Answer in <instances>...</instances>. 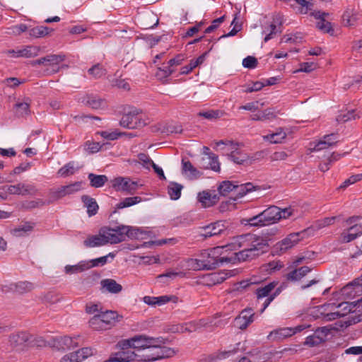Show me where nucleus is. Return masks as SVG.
Instances as JSON below:
<instances>
[{
  "mask_svg": "<svg viewBox=\"0 0 362 362\" xmlns=\"http://www.w3.org/2000/svg\"><path fill=\"white\" fill-rule=\"evenodd\" d=\"M83 244L86 247H94L105 245L104 239L100 234L89 236L83 241Z\"/></svg>",
  "mask_w": 362,
  "mask_h": 362,
  "instance_id": "37",
  "label": "nucleus"
},
{
  "mask_svg": "<svg viewBox=\"0 0 362 362\" xmlns=\"http://www.w3.org/2000/svg\"><path fill=\"white\" fill-rule=\"evenodd\" d=\"M268 249L253 248V250H240L239 252H234L232 256L228 257L231 259L232 263L238 262L250 261L259 255L267 252Z\"/></svg>",
  "mask_w": 362,
  "mask_h": 362,
  "instance_id": "6",
  "label": "nucleus"
},
{
  "mask_svg": "<svg viewBox=\"0 0 362 362\" xmlns=\"http://www.w3.org/2000/svg\"><path fill=\"white\" fill-rule=\"evenodd\" d=\"M273 21L274 23L269 24V25L263 31L264 33H267L264 39L265 42L274 38V35L277 33H281L282 32V30L280 29L281 25L283 24L282 17L280 15H277L275 18H274Z\"/></svg>",
  "mask_w": 362,
  "mask_h": 362,
  "instance_id": "12",
  "label": "nucleus"
},
{
  "mask_svg": "<svg viewBox=\"0 0 362 362\" xmlns=\"http://www.w3.org/2000/svg\"><path fill=\"white\" fill-rule=\"evenodd\" d=\"M139 337H132L128 339L122 340L118 342L117 345L121 349V351L132 350V345L134 344V341L139 340Z\"/></svg>",
  "mask_w": 362,
  "mask_h": 362,
  "instance_id": "55",
  "label": "nucleus"
},
{
  "mask_svg": "<svg viewBox=\"0 0 362 362\" xmlns=\"http://www.w3.org/2000/svg\"><path fill=\"white\" fill-rule=\"evenodd\" d=\"M134 337H139V339L136 341H134L132 349H134L135 352H138L140 349H144L146 346H149V343H152L156 341L155 338L149 337L144 334L136 335Z\"/></svg>",
  "mask_w": 362,
  "mask_h": 362,
  "instance_id": "26",
  "label": "nucleus"
},
{
  "mask_svg": "<svg viewBox=\"0 0 362 362\" xmlns=\"http://www.w3.org/2000/svg\"><path fill=\"white\" fill-rule=\"evenodd\" d=\"M258 64L257 59L252 56H247L243 60V66L247 69H254Z\"/></svg>",
  "mask_w": 362,
  "mask_h": 362,
  "instance_id": "60",
  "label": "nucleus"
},
{
  "mask_svg": "<svg viewBox=\"0 0 362 362\" xmlns=\"http://www.w3.org/2000/svg\"><path fill=\"white\" fill-rule=\"evenodd\" d=\"M280 212V208L276 206H270L261 212L265 225H270L279 221L281 219V215L278 216Z\"/></svg>",
  "mask_w": 362,
  "mask_h": 362,
  "instance_id": "14",
  "label": "nucleus"
},
{
  "mask_svg": "<svg viewBox=\"0 0 362 362\" xmlns=\"http://www.w3.org/2000/svg\"><path fill=\"white\" fill-rule=\"evenodd\" d=\"M322 139L329 147L335 145L339 141L338 134L334 133L325 135Z\"/></svg>",
  "mask_w": 362,
  "mask_h": 362,
  "instance_id": "61",
  "label": "nucleus"
},
{
  "mask_svg": "<svg viewBox=\"0 0 362 362\" xmlns=\"http://www.w3.org/2000/svg\"><path fill=\"white\" fill-rule=\"evenodd\" d=\"M231 275L229 274L228 272H226L224 271L219 272H215L210 274L208 276L209 279V281L213 284H219L223 282L226 279H227L229 276Z\"/></svg>",
  "mask_w": 362,
  "mask_h": 362,
  "instance_id": "40",
  "label": "nucleus"
},
{
  "mask_svg": "<svg viewBox=\"0 0 362 362\" xmlns=\"http://www.w3.org/2000/svg\"><path fill=\"white\" fill-rule=\"evenodd\" d=\"M155 341L149 343L144 349H140L137 352L138 362H150L160 360L165 358H170L175 354V351L170 347L158 346Z\"/></svg>",
  "mask_w": 362,
  "mask_h": 362,
  "instance_id": "1",
  "label": "nucleus"
},
{
  "mask_svg": "<svg viewBox=\"0 0 362 362\" xmlns=\"http://www.w3.org/2000/svg\"><path fill=\"white\" fill-rule=\"evenodd\" d=\"M279 112L275 111L274 108H267L261 112L262 121L273 120L277 117Z\"/></svg>",
  "mask_w": 362,
  "mask_h": 362,
  "instance_id": "56",
  "label": "nucleus"
},
{
  "mask_svg": "<svg viewBox=\"0 0 362 362\" xmlns=\"http://www.w3.org/2000/svg\"><path fill=\"white\" fill-rule=\"evenodd\" d=\"M77 354L78 358L80 359V361H82L87 358L88 356H92L93 354V349L90 347H84L81 349H78L76 351Z\"/></svg>",
  "mask_w": 362,
  "mask_h": 362,
  "instance_id": "58",
  "label": "nucleus"
},
{
  "mask_svg": "<svg viewBox=\"0 0 362 362\" xmlns=\"http://www.w3.org/2000/svg\"><path fill=\"white\" fill-rule=\"evenodd\" d=\"M254 315L251 308L243 310L235 320L236 326L240 329H246L253 322Z\"/></svg>",
  "mask_w": 362,
  "mask_h": 362,
  "instance_id": "13",
  "label": "nucleus"
},
{
  "mask_svg": "<svg viewBox=\"0 0 362 362\" xmlns=\"http://www.w3.org/2000/svg\"><path fill=\"white\" fill-rule=\"evenodd\" d=\"M87 104L93 109H100L105 106V100L95 95H90L88 97Z\"/></svg>",
  "mask_w": 362,
  "mask_h": 362,
  "instance_id": "44",
  "label": "nucleus"
},
{
  "mask_svg": "<svg viewBox=\"0 0 362 362\" xmlns=\"http://www.w3.org/2000/svg\"><path fill=\"white\" fill-rule=\"evenodd\" d=\"M182 171L186 173L189 171L194 177H198L200 175V173L199 170H197L196 168H194L191 162L189 160H185L182 159Z\"/></svg>",
  "mask_w": 362,
  "mask_h": 362,
  "instance_id": "51",
  "label": "nucleus"
},
{
  "mask_svg": "<svg viewBox=\"0 0 362 362\" xmlns=\"http://www.w3.org/2000/svg\"><path fill=\"white\" fill-rule=\"evenodd\" d=\"M100 284L103 288L112 293H118L122 290V286L112 279H103Z\"/></svg>",
  "mask_w": 362,
  "mask_h": 362,
  "instance_id": "25",
  "label": "nucleus"
},
{
  "mask_svg": "<svg viewBox=\"0 0 362 362\" xmlns=\"http://www.w3.org/2000/svg\"><path fill=\"white\" fill-rule=\"evenodd\" d=\"M20 187L21 191V195L22 196H34L38 192V189L34 184L20 182Z\"/></svg>",
  "mask_w": 362,
  "mask_h": 362,
  "instance_id": "46",
  "label": "nucleus"
},
{
  "mask_svg": "<svg viewBox=\"0 0 362 362\" xmlns=\"http://www.w3.org/2000/svg\"><path fill=\"white\" fill-rule=\"evenodd\" d=\"M235 185L228 180L223 181L218 187V191L220 195L227 196L230 192H234Z\"/></svg>",
  "mask_w": 362,
  "mask_h": 362,
  "instance_id": "42",
  "label": "nucleus"
},
{
  "mask_svg": "<svg viewBox=\"0 0 362 362\" xmlns=\"http://www.w3.org/2000/svg\"><path fill=\"white\" fill-rule=\"evenodd\" d=\"M198 201L204 208L210 207L216 204L219 200V196L217 194H211L210 191H203L197 195Z\"/></svg>",
  "mask_w": 362,
  "mask_h": 362,
  "instance_id": "15",
  "label": "nucleus"
},
{
  "mask_svg": "<svg viewBox=\"0 0 362 362\" xmlns=\"http://www.w3.org/2000/svg\"><path fill=\"white\" fill-rule=\"evenodd\" d=\"M174 71L175 70L172 68V66L168 64L163 67L158 68V72L157 73V75L166 78L170 76Z\"/></svg>",
  "mask_w": 362,
  "mask_h": 362,
  "instance_id": "64",
  "label": "nucleus"
},
{
  "mask_svg": "<svg viewBox=\"0 0 362 362\" xmlns=\"http://www.w3.org/2000/svg\"><path fill=\"white\" fill-rule=\"evenodd\" d=\"M30 100L27 98L25 101L17 103L14 105L15 114L18 117H23L30 113Z\"/></svg>",
  "mask_w": 362,
  "mask_h": 362,
  "instance_id": "34",
  "label": "nucleus"
},
{
  "mask_svg": "<svg viewBox=\"0 0 362 362\" xmlns=\"http://www.w3.org/2000/svg\"><path fill=\"white\" fill-rule=\"evenodd\" d=\"M4 291H13L19 294H23L26 292H29L34 288L33 283L29 281H19L15 284H11L8 286H5Z\"/></svg>",
  "mask_w": 362,
  "mask_h": 362,
  "instance_id": "18",
  "label": "nucleus"
},
{
  "mask_svg": "<svg viewBox=\"0 0 362 362\" xmlns=\"http://www.w3.org/2000/svg\"><path fill=\"white\" fill-rule=\"evenodd\" d=\"M137 352L133 350L120 351L111 356L107 360L103 362H130L137 361Z\"/></svg>",
  "mask_w": 362,
  "mask_h": 362,
  "instance_id": "11",
  "label": "nucleus"
},
{
  "mask_svg": "<svg viewBox=\"0 0 362 362\" xmlns=\"http://www.w3.org/2000/svg\"><path fill=\"white\" fill-rule=\"evenodd\" d=\"M102 317H100V313L95 314L94 316L89 320V326L95 330H106L107 326L106 324L103 322Z\"/></svg>",
  "mask_w": 362,
  "mask_h": 362,
  "instance_id": "39",
  "label": "nucleus"
},
{
  "mask_svg": "<svg viewBox=\"0 0 362 362\" xmlns=\"http://www.w3.org/2000/svg\"><path fill=\"white\" fill-rule=\"evenodd\" d=\"M243 223L246 226L250 227H262L266 226L261 213L252 217L244 218Z\"/></svg>",
  "mask_w": 362,
  "mask_h": 362,
  "instance_id": "31",
  "label": "nucleus"
},
{
  "mask_svg": "<svg viewBox=\"0 0 362 362\" xmlns=\"http://www.w3.org/2000/svg\"><path fill=\"white\" fill-rule=\"evenodd\" d=\"M141 201V198L140 197H127L117 204V208L123 209L125 207H129L139 203Z\"/></svg>",
  "mask_w": 362,
  "mask_h": 362,
  "instance_id": "49",
  "label": "nucleus"
},
{
  "mask_svg": "<svg viewBox=\"0 0 362 362\" xmlns=\"http://www.w3.org/2000/svg\"><path fill=\"white\" fill-rule=\"evenodd\" d=\"M278 285V282L272 281L268 284H255L250 283L247 284L245 285H243V287H246L247 286H253L252 290L256 296L257 302L262 298H269L272 295V291L274 290V288Z\"/></svg>",
  "mask_w": 362,
  "mask_h": 362,
  "instance_id": "5",
  "label": "nucleus"
},
{
  "mask_svg": "<svg viewBox=\"0 0 362 362\" xmlns=\"http://www.w3.org/2000/svg\"><path fill=\"white\" fill-rule=\"evenodd\" d=\"M362 180V174H356L351 176L348 179H346L342 184L340 185V188H346L350 185L354 184L358 181Z\"/></svg>",
  "mask_w": 362,
  "mask_h": 362,
  "instance_id": "62",
  "label": "nucleus"
},
{
  "mask_svg": "<svg viewBox=\"0 0 362 362\" xmlns=\"http://www.w3.org/2000/svg\"><path fill=\"white\" fill-rule=\"evenodd\" d=\"M360 291H362V281L354 284V281L342 288L343 294L349 295V296H355Z\"/></svg>",
  "mask_w": 362,
  "mask_h": 362,
  "instance_id": "33",
  "label": "nucleus"
},
{
  "mask_svg": "<svg viewBox=\"0 0 362 362\" xmlns=\"http://www.w3.org/2000/svg\"><path fill=\"white\" fill-rule=\"evenodd\" d=\"M255 189V186L251 182L241 185H235L234 194L237 198L243 197L247 193L252 192Z\"/></svg>",
  "mask_w": 362,
  "mask_h": 362,
  "instance_id": "32",
  "label": "nucleus"
},
{
  "mask_svg": "<svg viewBox=\"0 0 362 362\" xmlns=\"http://www.w3.org/2000/svg\"><path fill=\"white\" fill-rule=\"evenodd\" d=\"M318 20H319V21L317 23L316 26L320 30L322 31L323 33H329L334 31L330 22L326 21V19H318Z\"/></svg>",
  "mask_w": 362,
  "mask_h": 362,
  "instance_id": "54",
  "label": "nucleus"
},
{
  "mask_svg": "<svg viewBox=\"0 0 362 362\" xmlns=\"http://www.w3.org/2000/svg\"><path fill=\"white\" fill-rule=\"evenodd\" d=\"M30 334L26 332L13 333L9 336V344L13 348L21 349L30 340Z\"/></svg>",
  "mask_w": 362,
  "mask_h": 362,
  "instance_id": "16",
  "label": "nucleus"
},
{
  "mask_svg": "<svg viewBox=\"0 0 362 362\" xmlns=\"http://www.w3.org/2000/svg\"><path fill=\"white\" fill-rule=\"evenodd\" d=\"M89 268L90 266L88 262H80L78 264L75 265H66L64 267V271L67 274H73L83 272Z\"/></svg>",
  "mask_w": 362,
  "mask_h": 362,
  "instance_id": "30",
  "label": "nucleus"
},
{
  "mask_svg": "<svg viewBox=\"0 0 362 362\" xmlns=\"http://www.w3.org/2000/svg\"><path fill=\"white\" fill-rule=\"evenodd\" d=\"M320 344H321V339H320L319 337L317 336L315 332L313 334L308 336L304 342V344L309 346H314Z\"/></svg>",
  "mask_w": 362,
  "mask_h": 362,
  "instance_id": "63",
  "label": "nucleus"
},
{
  "mask_svg": "<svg viewBox=\"0 0 362 362\" xmlns=\"http://www.w3.org/2000/svg\"><path fill=\"white\" fill-rule=\"evenodd\" d=\"M112 230L115 231L117 238L122 239V242L125 240L126 237L137 239L141 233L139 228L123 225L113 227Z\"/></svg>",
  "mask_w": 362,
  "mask_h": 362,
  "instance_id": "10",
  "label": "nucleus"
},
{
  "mask_svg": "<svg viewBox=\"0 0 362 362\" xmlns=\"http://www.w3.org/2000/svg\"><path fill=\"white\" fill-rule=\"evenodd\" d=\"M295 334L293 328L285 327L271 332L269 337L273 339L280 340Z\"/></svg>",
  "mask_w": 362,
  "mask_h": 362,
  "instance_id": "27",
  "label": "nucleus"
},
{
  "mask_svg": "<svg viewBox=\"0 0 362 362\" xmlns=\"http://www.w3.org/2000/svg\"><path fill=\"white\" fill-rule=\"evenodd\" d=\"M227 247L228 246L216 247L203 250L199 255V258L204 269L211 270L224 262H230L231 259H228V257H221L223 250Z\"/></svg>",
  "mask_w": 362,
  "mask_h": 362,
  "instance_id": "3",
  "label": "nucleus"
},
{
  "mask_svg": "<svg viewBox=\"0 0 362 362\" xmlns=\"http://www.w3.org/2000/svg\"><path fill=\"white\" fill-rule=\"evenodd\" d=\"M80 168L76 162L70 161L59 169L57 175L60 177H66L74 175Z\"/></svg>",
  "mask_w": 362,
  "mask_h": 362,
  "instance_id": "23",
  "label": "nucleus"
},
{
  "mask_svg": "<svg viewBox=\"0 0 362 362\" xmlns=\"http://www.w3.org/2000/svg\"><path fill=\"white\" fill-rule=\"evenodd\" d=\"M81 201L87 208V213L89 216H93L98 213L99 206L94 198L88 195H83L81 197Z\"/></svg>",
  "mask_w": 362,
  "mask_h": 362,
  "instance_id": "20",
  "label": "nucleus"
},
{
  "mask_svg": "<svg viewBox=\"0 0 362 362\" xmlns=\"http://www.w3.org/2000/svg\"><path fill=\"white\" fill-rule=\"evenodd\" d=\"M221 144L228 146L230 153H227L228 158L234 163L243 165H249L252 164V160L250 156L245 152L238 149V143H234L229 140H220L216 143V146Z\"/></svg>",
  "mask_w": 362,
  "mask_h": 362,
  "instance_id": "4",
  "label": "nucleus"
},
{
  "mask_svg": "<svg viewBox=\"0 0 362 362\" xmlns=\"http://www.w3.org/2000/svg\"><path fill=\"white\" fill-rule=\"evenodd\" d=\"M64 197V195L62 194V192L60 189V187H59L58 189H52L50 190L49 193V198L47 201H45V205L47 204H52L54 203V202L57 201L58 199H61Z\"/></svg>",
  "mask_w": 362,
  "mask_h": 362,
  "instance_id": "52",
  "label": "nucleus"
},
{
  "mask_svg": "<svg viewBox=\"0 0 362 362\" xmlns=\"http://www.w3.org/2000/svg\"><path fill=\"white\" fill-rule=\"evenodd\" d=\"M53 31V29L47 26H36L28 30L29 35L34 37H42Z\"/></svg>",
  "mask_w": 362,
  "mask_h": 362,
  "instance_id": "36",
  "label": "nucleus"
},
{
  "mask_svg": "<svg viewBox=\"0 0 362 362\" xmlns=\"http://www.w3.org/2000/svg\"><path fill=\"white\" fill-rule=\"evenodd\" d=\"M44 205H45V202L42 199L26 200L21 203V209L25 211H30L32 209L43 206Z\"/></svg>",
  "mask_w": 362,
  "mask_h": 362,
  "instance_id": "35",
  "label": "nucleus"
},
{
  "mask_svg": "<svg viewBox=\"0 0 362 362\" xmlns=\"http://www.w3.org/2000/svg\"><path fill=\"white\" fill-rule=\"evenodd\" d=\"M113 187L118 191H124L130 194H134L141 185L136 181H132L128 177L115 178L112 184Z\"/></svg>",
  "mask_w": 362,
  "mask_h": 362,
  "instance_id": "7",
  "label": "nucleus"
},
{
  "mask_svg": "<svg viewBox=\"0 0 362 362\" xmlns=\"http://www.w3.org/2000/svg\"><path fill=\"white\" fill-rule=\"evenodd\" d=\"M183 186L177 182H171L168 187V193L173 200L178 199L181 196Z\"/></svg>",
  "mask_w": 362,
  "mask_h": 362,
  "instance_id": "38",
  "label": "nucleus"
},
{
  "mask_svg": "<svg viewBox=\"0 0 362 362\" xmlns=\"http://www.w3.org/2000/svg\"><path fill=\"white\" fill-rule=\"evenodd\" d=\"M100 317H102L103 322L106 324L107 329L110 328L111 326L114 325L115 323L119 321L118 318H121L117 312L112 310H106L105 312H100Z\"/></svg>",
  "mask_w": 362,
  "mask_h": 362,
  "instance_id": "22",
  "label": "nucleus"
},
{
  "mask_svg": "<svg viewBox=\"0 0 362 362\" xmlns=\"http://www.w3.org/2000/svg\"><path fill=\"white\" fill-rule=\"evenodd\" d=\"M281 287L275 288L273 291H272V295L269 298H265L264 303L262 305V308L259 310L260 313H262L265 309L270 305V303L281 293Z\"/></svg>",
  "mask_w": 362,
  "mask_h": 362,
  "instance_id": "50",
  "label": "nucleus"
},
{
  "mask_svg": "<svg viewBox=\"0 0 362 362\" xmlns=\"http://www.w3.org/2000/svg\"><path fill=\"white\" fill-rule=\"evenodd\" d=\"M300 233H291L280 243V250L285 251L291 248L300 240Z\"/></svg>",
  "mask_w": 362,
  "mask_h": 362,
  "instance_id": "21",
  "label": "nucleus"
},
{
  "mask_svg": "<svg viewBox=\"0 0 362 362\" xmlns=\"http://www.w3.org/2000/svg\"><path fill=\"white\" fill-rule=\"evenodd\" d=\"M65 59V56L62 54H49L43 57L45 65H58Z\"/></svg>",
  "mask_w": 362,
  "mask_h": 362,
  "instance_id": "45",
  "label": "nucleus"
},
{
  "mask_svg": "<svg viewBox=\"0 0 362 362\" xmlns=\"http://www.w3.org/2000/svg\"><path fill=\"white\" fill-rule=\"evenodd\" d=\"M50 344L59 351H66L78 346V337H70L68 336L57 337L52 339Z\"/></svg>",
  "mask_w": 362,
  "mask_h": 362,
  "instance_id": "8",
  "label": "nucleus"
},
{
  "mask_svg": "<svg viewBox=\"0 0 362 362\" xmlns=\"http://www.w3.org/2000/svg\"><path fill=\"white\" fill-rule=\"evenodd\" d=\"M39 48L35 46H26L22 49L23 57L30 58L37 55Z\"/></svg>",
  "mask_w": 362,
  "mask_h": 362,
  "instance_id": "57",
  "label": "nucleus"
},
{
  "mask_svg": "<svg viewBox=\"0 0 362 362\" xmlns=\"http://www.w3.org/2000/svg\"><path fill=\"white\" fill-rule=\"evenodd\" d=\"M227 251L230 247L234 250H253V248L268 249L267 240L263 237L257 236L250 233L244 234L233 238L230 245H227Z\"/></svg>",
  "mask_w": 362,
  "mask_h": 362,
  "instance_id": "2",
  "label": "nucleus"
},
{
  "mask_svg": "<svg viewBox=\"0 0 362 362\" xmlns=\"http://www.w3.org/2000/svg\"><path fill=\"white\" fill-rule=\"evenodd\" d=\"M96 134H100L102 137H103L105 139L112 141L117 139L122 135V134L117 131H114L112 132H109L107 131H102L98 132Z\"/></svg>",
  "mask_w": 362,
  "mask_h": 362,
  "instance_id": "59",
  "label": "nucleus"
},
{
  "mask_svg": "<svg viewBox=\"0 0 362 362\" xmlns=\"http://www.w3.org/2000/svg\"><path fill=\"white\" fill-rule=\"evenodd\" d=\"M284 267V264L279 260L271 261L262 265V268L264 271L268 272L269 274L280 270Z\"/></svg>",
  "mask_w": 362,
  "mask_h": 362,
  "instance_id": "47",
  "label": "nucleus"
},
{
  "mask_svg": "<svg viewBox=\"0 0 362 362\" xmlns=\"http://www.w3.org/2000/svg\"><path fill=\"white\" fill-rule=\"evenodd\" d=\"M312 270L311 268L307 266L301 267L296 269L286 274V279L290 281H298L307 275Z\"/></svg>",
  "mask_w": 362,
  "mask_h": 362,
  "instance_id": "24",
  "label": "nucleus"
},
{
  "mask_svg": "<svg viewBox=\"0 0 362 362\" xmlns=\"http://www.w3.org/2000/svg\"><path fill=\"white\" fill-rule=\"evenodd\" d=\"M138 115L139 110L137 109H134L124 115L119 122L120 125L129 129L146 125L145 122H141Z\"/></svg>",
  "mask_w": 362,
  "mask_h": 362,
  "instance_id": "9",
  "label": "nucleus"
},
{
  "mask_svg": "<svg viewBox=\"0 0 362 362\" xmlns=\"http://www.w3.org/2000/svg\"><path fill=\"white\" fill-rule=\"evenodd\" d=\"M185 266L189 270H194V271L205 270L202 263L201 262L200 258H199V259H193V258L187 259L185 262Z\"/></svg>",
  "mask_w": 362,
  "mask_h": 362,
  "instance_id": "48",
  "label": "nucleus"
},
{
  "mask_svg": "<svg viewBox=\"0 0 362 362\" xmlns=\"http://www.w3.org/2000/svg\"><path fill=\"white\" fill-rule=\"evenodd\" d=\"M225 231V227L221 222L211 223L202 228L201 235L205 238L216 236Z\"/></svg>",
  "mask_w": 362,
  "mask_h": 362,
  "instance_id": "17",
  "label": "nucleus"
},
{
  "mask_svg": "<svg viewBox=\"0 0 362 362\" xmlns=\"http://www.w3.org/2000/svg\"><path fill=\"white\" fill-rule=\"evenodd\" d=\"M88 73L94 78H99L105 76L107 71L102 64H96L88 70Z\"/></svg>",
  "mask_w": 362,
  "mask_h": 362,
  "instance_id": "43",
  "label": "nucleus"
},
{
  "mask_svg": "<svg viewBox=\"0 0 362 362\" xmlns=\"http://www.w3.org/2000/svg\"><path fill=\"white\" fill-rule=\"evenodd\" d=\"M360 117L356 113L355 110L348 111L346 113L340 114L337 116V120L339 122H346L351 119H356Z\"/></svg>",
  "mask_w": 362,
  "mask_h": 362,
  "instance_id": "53",
  "label": "nucleus"
},
{
  "mask_svg": "<svg viewBox=\"0 0 362 362\" xmlns=\"http://www.w3.org/2000/svg\"><path fill=\"white\" fill-rule=\"evenodd\" d=\"M112 228L103 227L100 229V235L104 239V242L106 244H117L122 242V239L117 238L115 231L112 230Z\"/></svg>",
  "mask_w": 362,
  "mask_h": 362,
  "instance_id": "19",
  "label": "nucleus"
},
{
  "mask_svg": "<svg viewBox=\"0 0 362 362\" xmlns=\"http://www.w3.org/2000/svg\"><path fill=\"white\" fill-rule=\"evenodd\" d=\"M286 136V132L281 128H279L276 132L264 136L263 139L272 144H279L281 143Z\"/></svg>",
  "mask_w": 362,
  "mask_h": 362,
  "instance_id": "29",
  "label": "nucleus"
},
{
  "mask_svg": "<svg viewBox=\"0 0 362 362\" xmlns=\"http://www.w3.org/2000/svg\"><path fill=\"white\" fill-rule=\"evenodd\" d=\"M81 182H76L68 185L61 186L60 189L64 197H65L78 192L81 189Z\"/></svg>",
  "mask_w": 362,
  "mask_h": 362,
  "instance_id": "41",
  "label": "nucleus"
},
{
  "mask_svg": "<svg viewBox=\"0 0 362 362\" xmlns=\"http://www.w3.org/2000/svg\"><path fill=\"white\" fill-rule=\"evenodd\" d=\"M90 185L93 187L98 188L103 187L107 181V177L105 175L88 174Z\"/></svg>",
  "mask_w": 362,
  "mask_h": 362,
  "instance_id": "28",
  "label": "nucleus"
}]
</instances>
